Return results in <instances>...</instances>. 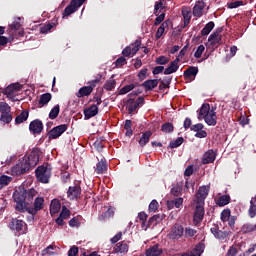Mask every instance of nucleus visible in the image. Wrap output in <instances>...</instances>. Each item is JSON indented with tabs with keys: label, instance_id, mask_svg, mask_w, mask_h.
Returning a JSON list of instances; mask_svg holds the SVG:
<instances>
[{
	"label": "nucleus",
	"instance_id": "1",
	"mask_svg": "<svg viewBox=\"0 0 256 256\" xmlns=\"http://www.w3.org/2000/svg\"><path fill=\"white\" fill-rule=\"evenodd\" d=\"M39 163V152L32 151L27 157L22 158L15 166L11 168V175L19 176L27 173Z\"/></svg>",
	"mask_w": 256,
	"mask_h": 256
},
{
	"label": "nucleus",
	"instance_id": "2",
	"mask_svg": "<svg viewBox=\"0 0 256 256\" xmlns=\"http://www.w3.org/2000/svg\"><path fill=\"white\" fill-rule=\"evenodd\" d=\"M37 195V191L33 188L28 190H23L21 192H16L13 194V199L16 203V211L20 213H25L27 211V201H33V198Z\"/></svg>",
	"mask_w": 256,
	"mask_h": 256
},
{
	"label": "nucleus",
	"instance_id": "3",
	"mask_svg": "<svg viewBox=\"0 0 256 256\" xmlns=\"http://www.w3.org/2000/svg\"><path fill=\"white\" fill-rule=\"evenodd\" d=\"M215 107L211 108L209 103L202 104L198 111V120L205 121L210 127H215L217 125V112H215Z\"/></svg>",
	"mask_w": 256,
	"mask_h": 256
},
{
	"label": "nucleus",
	"instance_id": "4",
	"mask_svg": "<svg viewBox=\"0 0 256 256\" xmlns=\"http://www.w3.org/2000/svg\"><path fill=\"white\" fill-rule=\"evenodd\" d=\"M101 79H103V76L101 74H97L94 80L88 82L89 86H83L78 90L76 97H78V99L89 97V95H91L93 90L97 87V84L101 83Z\"/></svg>",
	"mask_w": 256,
	"mask_h": 256
},
{
	"label": "nucleus",
	"instance_id": "5",
	"mask_svg": "<svg viewBox=\"0 0 256 256\" xmlns=\"http://www.w3.org/2000/svg\"><path fill=\"white\" fill-rule=\"evenodd\" d=\"M35 173L37 181L40 183H49V179H51V168L47 166H39Z\"/></svg>",
	"mask_w": 256,
	"mask_h": 256
},
{
	"label": "nucleus",
	"instance_id": "6",
	"mask_svg": "<svg viewBox=\"0 0 256 256\" xmlns=\"http://www.w3.org/2000/svg\"><path fill=\"white\" fill-rule=\"evenodd\" d=\"M11 231H15L18 235H25L27 232V223L17 218H12L9 224Z\"/></svg>",
	"mask_w": 256,
	"mask_h": 256
},
{
	"label": "nucleus",
	"instance_id": "7",
	"mask_svg": "<svg viewBox=\"0 0 256 256\" xmlns=\"http://www.w3.org/2000/svg\"><path fill=\"white\" fill-rule=\"evenodd\" d=\"M0 113V121H2V123L9 124L13 121V116H11V106L6 102H0Z\"/></svg>",
	"mask_w": 256,
	"mask_h": 256
},
{
	"label": "nucleus",
	"instance_id": "8",
	"mask_svg": "<svg viewBox=\"0 0 256 256\" xmlns=\"http://www.w3.org/2000/svg\"><path fill=\"white\" fill-rule=\"evenodd\" d=\"M141 49V39H136L134 43L126 46L122 50L123 57H133L137 55V52Z\"/></svg>",
	"mask_w": 256,
	"mask_h": 256
},
{
	"label": "nucleus",
	"instance_id": "9",
	"mask_svg": "<svg viewBox=\"0 0 256 256\" xmlns=\"http://www.w3.org/2000/svg\"><path fill=\"white\" fill-rule=\"evenodd\" d=\"M7 33L10 36L11 41H13L15 37H17V33L19 37H23V35H25L23 30L21 29V22L19 21H14L12 24H10L7 29Z\"/></svg>",
	"mask_w": 256,
	"mask_h": 256
},
{
	"label": "nucleus",
	"instance_id": "10",
	"mask_svg": "<svg viewBox=\"0 0 256 256\" xmlns=\"http://www.w3.org/2000/svg\"><path fill=\"white\" fill-rule=\"evenodd\" d=\"M66 193L70 201H75V199H79V197H81V184L79 182H74L72 186H69Z\"/></svg>",
	"mask_w": 256,
	"mask_h": 256
},
{
	"label": "nucleus",
	"instance_id": "11",
	"mask_svg": "<svg viewBox=\"0 0 256 256\" xmlns=\"http://www.w3.org/2000/svg\"><path fill=\"white\" fill-rule=\"evenodd\" d=\"M184 233H185V228H183V225L176 223L171 227L168 237H170L173 240L181 239Z\"/></svg>",
	"mask_w": 256,
	"mask_h": 256
},
{
	"label": "nucleus",
	"instance_id": "12",
	"mask_svg": "<svg viewBox=\"0 0 256 256\" xmlns=\"http://www.w3.org/2000/svg\"><path fill=\"white\" fill-rule=\"evenodd\" d=\"M211 187L210 186H200L196 193V203L205 205V199L209 195Z\"/></svg>",
	"mask_w": 256,
	"mask_h": 256
},
{
	"label": "nucleus",
	"instance_id": "13",
	"mask_svg": "<svg viewBox=\"0 0 256 256\" xmlns=\"http://www.w3.org/2000/svg\"><path fill=\"white\" fill-rule=\"evenodd\" d=\"M45 203V199L43 197H37L34 201V206L29 208L27 207V212L30 213V215H37L41 209H43V205Z\"/></svg>",
	"mask_w": 256,
	"mask_h": 256
},
{
	"label": "nucleus",
	"instance_id": "14",
	"mask_svg": "<svg viewBox=\"0 0 256 256\" xmlns=\"http://www.w3.org/2000/svg\"><path fill=\"white\" fill-rule=\"evenodd\" d=\"M197 73H199V68L195 66H190L184 71L183 77L187 82L195 81Z\"/></svg>",
	"mask_w": 256,
	"mask_h": 256
},
{
	"label": "nucleus",
	"instance_id": "15",
	"mask_svg": "<svg viewBox=\"0 0 256 256\" xmlns=\"http://www.w3.org/2000/svg\"><path fill=\"white\" fill-rule=\"evenodd\" d=\"M23 86L19 83H13L10 84L5 90H4V95L8 97V99H13V95L15 93H18V91H21Z\"/></svg>",
	"mask_w": 256,
	"mask_h": 256
},
{
	"label": "nucleus",
	"instance_id": "16",
	"mask_svg": "<svg viewBox=\"0 0 256 256\" xmlns=\"http://www.w3.org/2000/svg\"><path fill=\"white\" fill-rule=\"evenodd\" d=\"M83 114L85 120L91 119L99 114V107L92 104L89 107L84 108Z\"/></svg>",
	"mask_w": 256,
	"mask_h": 256
},
{
	"label": "nucleus",
	"instance_id": "17",
	"mask_svg": "<svg viewBox=\"0 0 256 256\" xmlns=\"http://www.w3.org/2000/svg\"><path fill=\"white\" fill-rule=\"evenodd\" d=\"M205 204H197L194 211V221L196 223H201L205 217Z\"/></svg>",
	"mask_w": 256,
	"mask_h": 256
},
{
	"label": "nucleus",
	"instance_id": "18",
	"mask_svg": "<svg viewBox=\"0 0 256 256\" xmlns=\"http://www.w3.org/2000/svg\"><path fill=\"white\" fill-rule=\"evenodd\" d=\"M215 159H217V152L210 149L204 153L202 157V164L209 165V163H214Z\"/></svg>",
	"mask_w": 256,
	"mask_h": 256
},
{
	"label": "nucleus",
	"instance_id": "19",
	"mask_svg": "<svg viewBox=\"0 0 256 256\" xmlns=\"http://www.w3.org/2000/svg\"><path fill=\"white\" fill-rule=\"evenodd\" d=\"M205 1L201 0L196 2L193 7L192 14L194 17H203V12L205 11Z\"/></svg>",
	"mask_w": 256,
	"mask_h": 256
},
{
	"label": "nucleus",
	"instance_id": "20",
	"mask_svg": "<svg viewBox=\"0 0 256 256\" xmlns=\"http://www.w3.org/2000/svg\"><path fill=\"white\" fill-rule=\"evenodd\" d=\"M63 133H65V125H60L50 130L48 132V137L49 139H57L58 137H61Z\"/></svg>",
	"mask_w": 256,
	"mask_h": 256
},
{
	"label": "nucleus",
	"instance_id": "21",
	"mask_svg": "<svg viewBox=\"0 0 256 256\" xmlns=\"http://www.w3.org/2000/svg\"><path fill=\"white\" fill-rule=\"evenodd\" d=\"M29 129L31 133L37 135L43 131V122H41L39 119L33 120L29 125Z\"/></svg>",
	"mask_w": 256,
	"mask_h": 256
},
{
	"label": "nucleus",
	"instance_id": "22",
	"mask_svg": "<svg viewBox=\"0 0 256 256\" xmlns=\"http://www.w3.org/2000/svg\"><path fill=\"white\" fill-rule=\"evenodd\" d=\"M210 231L212 235H214V237L216 239H219L220 241H223L224 239H227V237H229V232L219 230V226L212 227Z\"/></svg>",
	"mask_w": 256,
	"mask_h": 256
},
{
	"label": "nucleus",
	"instance_id": "23",
	"mask_svg": "<svg viewBox=\"0 0 256 256\" xmlns=\"http://www.w3.org/2000/svg\"><path fill=\"white\" fill-rule=\"evenodd\" d=\"M219 33H221V29L216 30L209 36L208 41L211 45H221L223 43V39Z\"/></svg>",
	"mask_w": 256,
	"mask_h": 256
},
{
	"label": "nucleus",
	"instance_id": "24",
	"mask_svg": "<svg viewBox=\"0 0 256 256\" xmlns=\"http://www.w3.org/2000/svg\"><path fill=\"white\" fill-rule=\"evenodd\" d=\"M159 79H149L142 83V87H144L145 91H153L159 85Z\"/></svg>",
	"mask_w": 256,
	"mask_h": 256
},
{
	"label": "nucleus",
	"instance_id": "25",
	"mask_svg": "<svg viewBox=\"0 0 256 256\" xmlns=\"http://www.w3.org/2000/svg\"><path fill=\"white\" fill-rule=\"evenodd\" d=\"M79 7H81L77 2L71 0L70 4L65 8V17H69V15H73L76 11H79Z\"/></svg>",
	"mask_w": 256,
	"mask_h": 256
},
{
	"label": "nucleus",
	"instance_id": "26",
	"mask_svg": "<svg viewBox=\"0 0 256 256\" xmlns=\"http://www.w3.org/2000/svg\"><path fill=\"white\" fill-rule=\"evenodd\" d=\"M163 253V249L159 248V244H156L154 246H150L147 250L145 255L146 256H161Z\"/></svg>",
	"mask_w": 256,
	"mask_h": 256
},
{
	"label": "nucleus",
	"instance_id": "27",
	"mask_svg": "<svg viewBox=\"0 0 256 256\" xmlns=\"http://www.w3.org/2000/svg\"><path fill=\"white\" fill-rule=\"evenodd\" d=\"M152 135H153V132H151V130L144 132L138 141L140 147H145V145L149 143Z\"/></svg>",
	"mask_w": 256,
	"mask_h": 256
},
{
	"label": "nucleus",
	"instance_id": "28",
	"mask_svg": "<svg viewBox=\"0 0 256 256\" xmlns=\"http://www.w3.org/2000/svg\"><path fill=\"white\" fill-rule=\"evenodd\" d=\"M129 251V245L125 241L119 242L114 247V253L125 254Z\"/></svg>",
	"mask_w": 256,
	"mask_h": 256
},
{
	"label": "nucleus",
	"instance_id": "29",
	"mask_svg": "<svg viewBox=\"0 0 256 256\" xmlns=\"http://www.w3.org/2000/svg\"><path fill=\"white\" fill-rule=\"evenodd\" d=\"M255 231H256V224H251V223L244 224L240 229V233H242L243 235H247L249 233H255Z\"/></svg>",
	"mask_w": 256,
	"mask_h": 256
},
{
	"label": "nucleus",
	"instance_id": "30",
	"mask_svg": "<svg viewBox=\"0 0 256 256\" xmlns=\"http://www.w3.org/2000/svg\"><path fill=\"white\" fill-rule=\"evenodd\" d=\"M229 203H231V196H229V194L219 196L216 201L218 207H225V205H229Z\"/></svg>",
	"mask_w": 256,
	"mask_h": 256
},
{
	"label": "nucleus",
	"instance_id": "31",
	"mask_svg": "<svg viewBox=\"0 0 256 256\" xmlns=\"http://www.w3.org/2000/svg\"><path fill=\"white\" fill-rule=\"evenodd\" d=\"M95 171L97 175H103L104 173H107V162L105 160H101L96 164Z\"/></svg>",
	"mask_w": 256,
	"mask_h": 256
},
{
	"label": "nucleus",
	"instance_id": "32",
	"mask_svg": "<svg viewBox=\"0 0 256 256\" xmlns=\"http://www.w3.org/2000/svg\"><path fill=\"white\" fill-rule=\"evenodd\" d=\"M61 211V203L57 199H53L50 204V215H55Z\"/></svg>",
	"mask_w": 256,
	"mask_h": 256
},
{
	"label": "nucleus",
	"instance_id": "33",
	"mask_svg": "<svg viewBox=\"0 0 256 256\" xmlns=\"http://www.w3.org/2000/svg\"><path fill=\"white\" fill-rule=\"evenodd\" d=\"M115 211L116 208L113 206H109L107 211H105L101 216H100V221H105V219H111V217L115 216Z\"/></svg>",
	"mask_w": 256,
	"mask_h": 256
},
{
	"label": "nucleus",
	"instance_id": "34",
	"mask_svg": "<svg viewBox=\"0 0 256 256\" xmlns=\"http://www.w3.org/2000/svg\"><path fill=\"white\" fill-rule=\"evenodd\" d=\"M27 119H29V111L23 110L18 116H16L15 123L17 125H21V123H24Z\"/></svg>",
	"mask_w": 256,
	"mask_h": 256
},
{
	"label": "nucleus",
	"instance_id": "35",
	"mask_svg": "<svg viewBox=\"0 0 256 256\" xmlns=\"http://www.w3.org/2000/svg\"><path fill=\"white\" fill-rule=\"evenodd\" d=\"M213 29H215V22H213V21L208 22L204 26V28L201 30L202 37L209 35V33H211V31H213Z\"/></svg>",
	"mask_w": 256,
	"mask_h": 256
},
{
	"label": "nucleus",
	"instance_id": "36",
	"mask_svg": "<svg viewBox=\"0 0 256 256\" xmlns=\"http://www.w3.org/2000/svg\"><path fill=\"white\" fill-rule=\"evenodd\" d=\"M126 105L128 107L129 115H133V113H135V111H137L138 106L135 102V99L129 98L126 102Z\"/></svg>",
	"mask_w": 256,
	"mask_h": 256
},
{
	"label": "nucleus",
	"instance_id": "37",
	"mask_svg": "<svg viewBox=\"0 0 256 256\" xmlns=\"http://www.w3.org/2000/svg\"><path fill=\"white\" fill-rule=\"evenodd\" d=\"M166 3H167L166 0L156 1L154 6V15H159V13H161V11L165 9Z\"/></svg>",
	"mask_w": 256,
	"mask_h": 256
},
{
	"label": "nucleus",
	"instance_id": "38",
	"mask_svg": "<svg viewBox=\"0 0 256 256\" xmlns=\"http://www.w3.org/2000/svg\"><path fill=\"white\" fill-rule=\"evenodd\" d=\"M51 99H52L51 93L42 94L38 102L39 107H45V105H47V103H49Z\"/></svg>",
	"mask_w": 256,
	"mask_h": 256
},
{
	"label": "nucleus",
	"instance_id": "39",
	"mask_svg": "<svg viewBox=\"0 0 256 256\" xmlns=\"http://www.w3.org/2000/svg\"><path fill=\"white\" fill-rule=\"evenodd\" d=\"M182 191H183V182L177 183L171 189V193H172V195H174V197H179V195H181Z\"/></svg>",
	"mask_w": 256,
	"mask_h": 256
},
{
	"label": "nucleus",
	"instance_id": "40",
	"mask_svg": "<svg viewBox=\"0 0 256 256\" xmlns=\"http://www.w3.org/2000/svg\"><path fill=\"white\" fill-rule=\"evenodd\" d=\"M203 251H205V243L199 242L196 246L195 249L192 251L195 256H201Z\"/></svg>",
	"mask_w": 256,
	"mask_h": 256
},
{
	"label": "nucleus",
	"instance_id": "41",
	"mask_svg": "<svg viewBox=\"0 0 256 256\" xmlns=\"http://www.w3.org/2000/svg\"><path fill=\"white\" fill-rule=\"evenodd\" d=\"M185 141V139H183V137H178L176 140L171 141L169 143V149H177V147H181V145H183V142Z\"/></svg>",
	"mask_w": 256,
	"mask_h": 256
},
{
	"label": "nucleus",
	"instance_id": "42",
	"mask_svg": "<svg viewBox=\"0 0 256 256\" xmlns=\"http://www.w3.org/2000/svg\"><path fill=\"white\" fill-rule=\"evenodd\" d=\"M187 49H189V47L187 45L184 46L183 49L179 52V54L176 57V59L174 61H172L170 63V65H177L179 63V61H181V58L185 57V53H187Z\"/></svg>",
	"mask_w": 256,
	"mask_h": 256
},
{
	"label": "nucleus",
	"instance_id": "43",
	"mask_svg": "<svg viewBox=\"0 0 256 256\" xmlns=\"http://www.w3.org/2000/svg\"><path fill=\"white\" fill-rule=\"evenodd\" d=\"M174 129L175 127L173 126V123L170 122H166L161 126V131H163V133H173Z\"/></svg>",
	"mask_w": 256,
	"mask_h": 256
},
{
	"label": "nucleus",
	"instance_id": "44",
	"mask_svg": "<svg viewBox=\"0 0 256 256\" xmlns=\"http://www.w3.org/2000/svg\"><path fill=\"white\" fill-rule=\"evenodd\" d=\"M116 85H117V81H115L114 79H110L106 81L103 87L106 91H113Z\"/></svg>",
	"mask_w": 256,
	"mask_h": 256
},
{
	"label": "nucleus",
	"instance_id": "45",
	"mask_svg": "<svg viewBox=\"0 0 256 256\" xmlns=\"http://www.w3.org/2000/svg\"><path fill=\"white\" fill-rule=\"evenodd\" d=\"M231 218V209L226 208L220 214V219L223 223H227V219Z\"/></svg>",
	"mask_w": 256,
	"mask_h": 256
},
{
	"label": "nucleus",
	"instance_id": "46",
	"mask_svg": "<svg viewBox=\"0 0 256 256\" xmlns=\"http://www.w3.org/2000/svg\"><path fill=\"white\" fill-rule=\"evenodd\" d=\"M133 89H135V84H128L120 89L119 95H127V93L133 91Z\"/></svg>",
	"mask_w": 256,
	"mask_h": 256
},
{
	"label": "nucleus",
	"instance_id": "47",
	"mask_svg": "<svg viewBox=\"0 0 256 256\" xmlns=\"http://www.w3.org/2000/svg\"><path fill=\"white\" fill-rule=\"evenodd\" d=\"M53 27H55V23L53 22L45 24L44 26L40 27V33H42L43 35H47V33H49V31H51Z\"/></svg>",
	"mask_w": 256,
	"mask_h": 256
},
{
	"label": "nucleus",
	"instance_id": "48",
	"mask_svg": "<svg viewBox=\"0 0 256 256\" xmlns=\"http://www.w3.org/2000/svg\"><path fill=\"white\" fill-rule=\"evenodd\" d=\"M169 207H171V205L174 207H176V209H179V207H181V205H183V198L179 197V198H175L174 200L168 202Z\"/></svg>",
	"mask_w": 256,
	"mask_h": 256
},
{
	"label": "nucleus",
	"instance_id": "49",
	"mask_svg": "<svg viewBox=\"0 0 256 256\" xmlns=\"http://www.w3.org/2000/svg\"><path fill=\"white\" fill-rule=\"evenodd\" d=\"M179 71V65H170L164 70V75H171V73H177Z\"/></svg>",
	"mask_w": 256,
	"mask_h": 256
},
{
	"label": "nucleus",
	"instance_id": "50",
	"mask_svg": "<svg viewBox=\"0 0 256 256\" xmlns=\"http://www.w3.org/2000/svg\"><path fill=\"white\" fill-rule=\"evenodd\" d=\"M185 237H195L197 235V230L191 227H186L184 230Z\"/></svg>",
	"mask_w": 256,
	"mask_h": 256
},
{
	"label": "nucleus",
	"instance_id": "51",
	"mask_svg": "<svg viewBox=\"0 0 256 256\" xmlns=\"http://www.w3.org/2000/svg\"><path fill=\"white\" fill-rule=\"evenodd\" d=\"M248 215L251 219H254V217H256V204H253V202H250V207L248 209Z\"/></svg>",
	"mask_w": 256,
	"mask_h": 256
},
{
	"label": "nucleus",
	"instance_id": "52",
	"mask_svg": "<svg viewBox=\"0 0 256 256\" xmlns=\"http://www.w3.org/2000/svg\"><path fill=\"white\" fill-rule=\"evenodd\" d=\"M204 52H205V46L200 45L197 47V49L194 53V57H196V59H201V55H203Z\"/></svg>",
	"mask_w": 256,
	"mask_h": 256
},
{
	"label": "nucleus",
	"instance_id": "53",
	"mask_svg": "<svg viewBox=\"0 0 256 256\" xmlns=\"http://www.w3.org/2000/svg\"><path fill=\"white\" fill-rule=\"evenodd\" d=\"M58 116H59V105L52 108L49 113L50 119H57Z\"/></svg>",
	"mask_w": 256,
	"mask_h": 256
},
{
	"label": "nucleus",
	"instance_id": "54",
	"mask_svg": "<svg viewBox=\"0 0 256 256\" xmlns=\"http://www.w3.org/2000/svg\"><path fill=\"white\" fill-rule=\"evenodd\" d=\"M242 5H243V1L241 0L230 2L227 4L228 9H237L238 7H242Z\"/></svg>",
	"mask_w": 256,
	"mask_h": 256
},
{
	"label": "nucleus",
	"instance_id": "55",
	"mask_svg": "<svg viewBox=\"0 0 256 256\" xmlns=\"http://www.w3.org/2000/svg\"><path fill=\"white\" fill-rule=\"evenodd\" d=\"M12 180L13 178L3 175L0 177V185L7 186L9 183H11Z\"/></svg>",
	"mask_w": 256,
	"mask_h": 256
},
{
	"label": "nucleus",
	"instance_id": "56",
	"mask_svg": "<svg viewBox=\"0 0 256 256\" xmlns=\"http://www.w3.org/2000/svg\"><path fill=\"white\" fill-rule=\"evenodd\" d=\"M149 211L155 213L159 209V202L157 200H152L148 207Z\"/></svg>",
	"mask_w": 256,
	"mask_h": 256
},
{
	"label": "nucleus",
	"instance_id": "57",
	"mask_svg": "<svg viewBox=\"0 0 256 256\" xmlns=\"http://www.w3.org/2000/svg\"><path fill=\"white\" fill-rule=\"evenodd\" d=\"M93 145L96 151H98L99 153L103 151V148L105 147V145L103 144V141L99 139L96 140Z\"/></svg>",
	"mask_w": 256,
	"mask_h": 256
},
{
	"label": "nucleus",
	"instance_id": "58",
	"mask_svg": "<svg viewBox=\"0 0 256 256\" xmlns=\"http://www.w3.org/2000/svg\"><path fill=\"white\" fill-rule=\"evenodd\" d=\"M162 21H165V13L156 15V18L154 20L155 27H157L158 25H161Z\"/></svg>",
	"mask_w": 256,
	"mask_h": 256
},
{
	"label": "nucleus",
	"instance_id": "59",
	"mask_svg": "<svg viewBox=\"0 0 256 256\" xmlns=\"http://www.w3.org/2000/svg\"><path fill=\"white\" fill-rule=\"evenodd\" d=\"M65 219V206H62V211L60 216L56 219L57 225H63V220Z\"/></svg>",
	"mask_w": 256,
	"mask_h": 256
},
{
	"label": "nucleus",
	"instance_id": "60",
	"mask_svg": "<svg viewBox=\"0 0 256 256\" xmlns=\"http://www.w3.org/2000/svg\"><path fill=\"white\" fill-rule=\"evenodd\" d=\"M157 65H167L169 63V59L165 56H160L156 59Z\"/></svg>",
	"mask_w": 256,
	"mask_h": 256
},
{
	"label": "nucleus",
	"instance_id": "61",
	"mask_svg": "<svg viewBox=\"0 0 256 256\" xmlns=\"http://www.w3.org/2000/svg\"><path fill=\"white\" fill-rule=\"evenodd\" d=\"M237 221V216H231L229 219L226 220L230 229H235V222Z\"/></svg>",
	"mask_w": 256,
	"mask_h": 256
},
{
	"label": "nucleus",
	"instance_id": "62",
	"mask_svg": "<svg viewBox=\"0 0 256 256\" xmlns=\"http://www.w3.org/2000/svg\"><path fill=\"white\" fill-rule=\"evenodd\" d=\"M237 253H239V251L237 250V247L231 246V247L228 249V251H227V253H226V256H236Z\"/></svg>",
	"mask_w": 256,
	"mask_h": 256
},
{
	"label": "nucleus",
	"instance_id": "63",
	"mask_svg": "<svg viewBox=\"0 0 256 256\" xmlns=\"http://www.w3.org/2000/svg\"><path fill=\"white\" fill-rule=\"evenodd\" d=\"M69 227H79L81 223H79V219L77 217H73L69 222H68Z\"/></svg>",
	"mask_w": 256,
	"mask_h": 256
},
{
	"label": "nucleus",
	"instance_id": "64",
	"mask_svg": "<svg viewBox=\"0 0 256 256\" xmlns=\"http://www.w3.org/2000/svg\"><path fill=\"white\" fill-rule=\"evenodd\" d=\"M79 254V247L72 246L68 251V256H77Z\"/></svg>",
	"mask_w": 256,
	"mask_h": 256
}]
</instances>
